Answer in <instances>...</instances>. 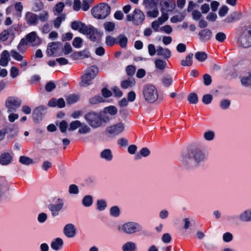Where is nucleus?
<instances>
[{
	"instance_id": "nucleus-1",
	"label": "nucleus",
	"mask_w": 251,
	"mask_h": 251,
	"mask_svg": "<svg viewBox=\"0 0 251 251\" xmlns=\"http://www.w3.org/2000/svg\"><path fill=\"white\" fill-rule=\"evenodd\" d=\"M206 158L205 151L201 149H195L183 154L181 162L183 168L190 169L203 162Z\"/></svg>"
},
{
	"instance_id": "nucleus-2",
	"label": "nucleus",
	"mask_w": 251,
	"mask_h": 251,
	"mask_svg": "<svg viewBox=\"0 0 251 251\" xmlns=\"http://www.w3.org/2000/svg\"><path fill=\"white\" fill-rule=\"evenodd\" d=\"M84 118L90 126L95 128L101 126L102 123H107L109 120L107 116L101 117L100 113L93 111L86 113Z\"/></svg>"
},
{
	"instance_id": "nucleus-3",
	"label": "nucleus",
	"mask_w": 251,
	"mask_h": 251,
	"mask_svg": "<svg viewBox=\"0 0 251 251\" xmlns=\"http://www.w3.org/2000/svg\"><path fill=\"white\" fill-rule=\"evenodd\" d=\"M142 95L145 101L149 103L155 102L158 98L157 89L151 84L144 86L142 90Z\"/></svg>"
},
{
	"instance_id": "nucleus-4",
	"label": "nucleus",
	"mask_w": 251,
	"mask_h": 251,
	"mask_svg": "<svg viewBox=\"0 0 251 251\" xmlns=\"http://www.w3.org/2000/svg\"><path fill=\"white\" fill-rule=\"evenodd\" d=\"M110 6L107 3H101L91 9L93 16L98 19H103L110 13Z\"/></svg>"
},
{
	"instance_id": "nucleus-5",
	"label": "nucleus",
	"mask_w": 251,
	"mask_h": 251,
	"mask_svg": "<svg viewBox=\"0 0 251 251\" xmlns=\"http://www.w3.org/2000/svg\"><path fill=\"white\" fill-rule=\"evenodd\" d=\"M99 73V69L96 66H92L86 69L83 75L81 76V80L80 83L81 86L86 87L91 84V81Z\"/></svg>"
},
{
	"instance_id": "nucleus-6",
	"label": "nucleus",
	"mask_w": 251,
	"mask_h": 251,
	"mask_svg": "<svg viewBox=\"0 0 251 251\" xmlns=\"http://www.w3.org/2000/svg\"><path fill=\"white\" fill-rule=\"evenodd\" d=\"M142 228L141 225L134 222L126 223L118 227L119 231H123L128 234H132L136 232H140L142 230Z\"/></svg>"
},
{
	"instance_id": "nucleus-7",
	"label": "nucleus",
	"mask_w": 251,
	"mask_h": 251,
	"mask_svg": "<svg viewBox=\"0 0 251 251\" xmlns=\"http://www.w3.org/2000/svg\"><path fill=\"white\" fill-rule=\"evenodd\" d=\"M238 42L243 48L251 46V25L245 26L238 39Z\"/></svg>"
},
{
	"instance_id": "nucleus-8",
	"label": "nucleus",
	"mask_w": 251,
	"mask_h": 251,
	"mask_svg": "<svg viewBox=\"0 0 251 251\" xmlns=\"http://www.w3.org/2000/svg\"><path fill=\"white\" fill-rule=\"evenodd\" d=\"M145 15L143 12L139 9H135L132 14L126 15V20L128 22H132L136 25L141 24L145 20Z\"/></svg>"
},
{
	"instance_id": "nucleus-9",
	"label": "nucleus",
	"mask_w": 251,
	"mask_h": 251,
	"mask_svg": "<svg viewBox=\"0 0 251 251\" xmlns=\"http://www.w3.org/2000/svg\"><path fill=\"white\" fill-rule=\"evenodd\" d=\"M22 104L21 99L17 97H9L5 101V106L8 112L15 111Z\"/></svg>"
},
{
	"instance_id": "nucleus-10",
	"label": "nucleus",
	"mask_w": 251,
	"mask_h": 251,
	"mask_svg": "<svg viewBox=\"0 0 251 251\" xmlns=\"http://www.w3.org/2000/svg\"><path fill=\"white\" fill-rule=\"evenodd\" d=\"M124 129V124L122 123H119L117 124L107 127L106 132L110 135H117L122 133Z\"/></svg>"
},
{
	"instance_id": "nucleus-11",
	"label": "nucleus",
	"mask_w": 251,
	"mask_h": 251,
	"mask_svg": "<svg viewBox=\"0 0 251 251\" xmlns=\"http://www.w3.org/2000/svg\"><path fill=\"white\" fill-rule=\"evenodd\" d=\"M47 107L43 105L35 108L33 111V118L34 121L38 122L42 120L46 113Z\"/></svg>"
},
{
	"instance_id": "nucleus-12",
	"label": "nucleus",
	"mask_w": 251,
	"mask_h": 251,
	"mask_svg": "<svg viewBox=\"0 0 251 251\" xmlns=\"http://www.w3.org/2000/svg\"><path fill=\"white\" fill-rule=\"evenodd\" d=\"M61 44L59 42H52L48 45L47 54L48 56H51L56 53L60 50Z\"/></svg>"
},
{
	"instance_id": "nucleus-13",
	"label": "nucleus",
	"mask_w": 251,
	"mask_h": 251,
	"mask_svg": "<svg viewBox=\"0 0 251 251\" xmlns=\"http://www.w3.org/2000/svg\"><path fill=\"white\" fill-rule=\"evenodd\" d=\"M64 205L63 200L60 199H58V203L56 204H50L48 206L49 209L51 212L53 216H56L59 214V211H60Z\"/></svg>"
},
{
	"instance_id": "nucleus-14",
	"label": "nucleus",
	"mask_w": 251,
	"mask_h": 251,
	"mask_svg": "<svg viewBox=\"0 0 251 251\" xmlns=\"http://www.w3.org/2000/svg\"><path fill=\"white\" fill-rule=\"evenodd\" d=\"M28 43L31 44L32 46H36L41 43L40 38L37 36L35 31H32L26 35Z\"/></svg>"
},
{
	"instance_id": "nucleus-15",
	"label": "nucleus",
	"mask_w": 251,
	"mask_h": 251,
	"mask_svg": "<svg viewBox=\"0 0 251 251\" xmlns=\"http://www.w3.org/2000/svg\"><path fill=\"white\" fill-rule=\"evenodd\" d=\"M25 20L28 25H36L38 24L37 15L31 12H27L25 15Z\"/></svg>"
},
{
	"instance_id": "nucleus-16",
	"label": "nucleus",
	"mask_w": 251,
	"mask_h": 251,
	"mask_svg": "<svg viewBox=\"0 0 251 251\" xmlns=\"http://www.w3.org/2000/svg\"><path fill=\"white\" fill-rule=\"evenodd\" d=\"M64 233L68 238L74 237L76 233V229L74 225L68 224L64 228Z\"/></svg>"
},
{
	"instance_id": "nucleus-17",
	"label": "nucleus",
	"mask_w": 251,
	"mask_h": 251,
	"mask_svg": "<svg viewBox=\"0 0 251 251\" xmlns=\"http://www.w3.org/2000/svg\"><path fill=\"white\" fill-rule=\"evenodd\" d=\"M48 105L50 107L57 106L61 108L65 107V102L63 98H60L58 100L52 98L49 101Z\"/></svg>"
},
{
	"instance_id": "nucleus-18",
	"label": "nucleus",
	"mask_w": 251,
	"mask_h": 251,
	"mask_svg": "<svg viewBox=\"0 0 251 251\" xmlns=\"http://www.w3.org/2000/svg\"><path fill=\"white\" fill-rule=\"evenodd\" d=\"M12 156L9 152H2L0 154V164L2 165H7L11 163Z\"/></svg>"
},
{
	"instance_id": "nucleus-19",
	"label": "nucleus",
	"mask_w": 251,
	"mask_h": 251,
	"mask_svg": "<svg viewBox=\"0 0 251 251\" xmlns=\"http://www.w3.org/2000/svg\"><path fill=\"white\" fill-rule=\"evenodd\" d=\"M199 36L201 41L207 42L211 39L212 32L208 29H205L199 33Z\"/></svg>"
},
{
	"instance_id": "nucleus-20",
	"label": "nucleus",
	"mask_w": 251,
	"mask_h": 251,
	"mask_svg": "<svg viewBox=\"0 0 251 251\" xmlns=\"http://www.w3.org/2000/svg\"><path fill=\"white\" fill-rule=\"evenodd\" d=\"M100 158L106 161H111L113 158L112 151L109 149H105L102 150L100 154Z\"/></svg>"
},
{
	"instance_id": "nucleus-21",
	"label": "nucleus",
	"mask_w": 251,
	"mask_h": 251,
	"mask_svg": "<svg viewBox=\"0 0 251 251\" xmlns=\"http://www.w3.org/2000/svg\"><path fill=\"white\" fill-rule=\"evenodd\" d=\"M156 51L158 55H161L166 59L170 58L171 55V52L169 49H164L161 46L157 47Z\"/></svg>"
},
{
	"instance_id": "nucleus-22",
	"label": "nucleus",
	"mask_w": 251,
	"mask_h": 251,
	"mask_svg": "<svg viewBox=\"0 0 251 251\" xmlns=\"http://www.w3.org/2000/svg\"><path fill=\"white\" fill-rule=\"evenodd\" d=\"M9 60V52L6 50H4L1 54L0 58V65H1L2 66H7L8 64Z\"/></svg>"
},
{
	"instance_id": "nucleus-23",
	"label": "nucleus",
	"mask_w": 251,
	"mask_h": 251,
	"mask_svg": "<svg viewBox=\"0 0 251 251\" xmlns=\"http://www.w3.org/2000/svg\"><path fill=\"white\" fill-rule=\"evenodd\" d=\"M63 241L60 238H57L52 241L50 244L51 248L55 251H58L63 246Z\"/></svg>"
},
{
	"instance_id": "nucleus-24",
	"label": "nucleus",
	"mask_w": 251,
	"mask_h": 251,
	"mask_svg": "<svg viewBox=\"0 0 251 251\" xmlns=\"http://www.w3.org/2000/svg\"><path fill=\"white\" fill-rule=\"evenodd\" d=\"M239 219L243 222L251 221V208L248 209L240 214Z\"/></svg>"
},
{
	"instance_id": "nucleus-25",
	"label": "nucleus",
	"mask_w": 251,
	"mask_h": 251,
	"mask_svg": "<svg viewBox=\"0 0 251 251\" xmlns=\"http://www.w3.org/2000/svg\"><path fill=\"white\" fill-rule=\"evenodd\" d=\"M66 17V16L65 13H62L59 16L57 17L53 21L54 27L56 28H59L62 22L65 20Z\"/></svg>"
},
{
	"instance_id": "nucleus-26",
	"label": "nucleus",
	"mask_w": 251,
	"mask_h": 251,
	"mask_svg": "<svg viewBox=\"0 0 251 251\" xmlns=\"http://www.w3.org/2000/svg\"><path fill=\"white\" fill-rule=\"evenodd\" d=\"M65 4L63 2H59L56 3L52 9V12L54 15L56 16L60 14L63 10Z\"/></svg>"
},
{
	"instance_id": "nucleus-27",
	"label": "nucleus",
	"mask_w": 251,
	"mask_h": 251,
	"mask_svg": "<svg viewBox=\"0 0 251 251\" xmlns=\"http://www.w3.org/2000/svg\"><path fill=\"white\" fill-rule=\"evenodd\" d=\"M242 84L245 87H249L251 85V72L247 73L242 77L241 79Z\"/></svg>"
},
{
	"instance_id": "nucleus-28",
	"label": "nucleus",
	"mask_w": 251,
	"mask_h": 251,
	"mask_svg": "<svg viewBox=\"0 0 251 251\" xmlns=\"http://www.w3.org/2000/svg\"><path fill=\"white\" fill-rule=\"evenodd\" d=\"M159 0H144L143 5L145 8L151 9L157 6Z\"/></svg>"
},
{
	"instance_id": "nucleus-29",
	"label": "nucleus",
	"mask_w": 251,
	"mask_h": 251,
	"mask_svg": "<svg viewBox=\"0 0 251 251\" xmlns=\"http://www.w3.org/2000/svg\"><path fill=\"white\" fill-rule=\"evenodd\" d=\"M49 19V13L46 10H44L37 15L38 21L39 20L42 23L48 22Z\"/></svg>"
},
{
	"instance_id": "nucleus-30",
	"label": "nucleus",
	"mask_w": 251,
	"mask_h": 251,
	"mask_svg": "<svg viewBox=\"0 0 251 251\" xmlns=\"http://www.w3.org/2000/svg\"><path fill=\"white\" fill-rule=\"evenodd\" d=\"M163 5L167 11H172L176 7L175 0H163Z\"/></svg>"
},
{
	"instance_id": "nucleus-31",
	"label": "nucleus",
	"mask_w": 251,
	"mask_h": 251,
	"mask_svg": "<svg viewBox=\"0 0 251 251\" xmlns=\"http://www.w3.org/2000/svg\"><path fill=\"white\" fill-rule=\"evenodd\" d=\"M135 84L134 79L128 78L123 80L121 84V86L123 89H127L128 87H133Z\"/></svg>"
},
{
	"instance_id": "nucleus-32",
	"label": "nucleus",
	"mask_w": 251,
	"mask_h": 251,
	"mask_svg": "<svg viewBox=\"0 0 251 251\" xmlns=\"http://www.w3.org/2000/svg\"><path fill=\"white\" fill-rule=\"evenodd\" d=\"M98 33L97 30L92 25L89 26V29L87 33L89 36V39L93 41L96 40V35Z\"/></svg>"
},
{
	"instance_id": "nucleus-33",
	"label": "nucleus",
	"mask_w": 251,
	"mask_h": 251,
	"mask_svg": "<svg viewBox=\"0 0 251 251\" xmlns=\"http://www.w3.org/2000/svg\"><path fill=\"white\" fill-rule=\"evenodd\" d=\"M193 54L189 53L186 57L185 59L182 60L181 65L183 66H190L193 63L192 58Z\"/></svg>"
},
{
	"instance_id": "nucleus-34",
	"label": "nucleus",
	"mask_w": 251,
	"mask_h": 251,
	"mask_svg": "<svg viewBox=\"0 0 251 251\" xmlns=\"http://www.w3.org/2000/svg\"><path fill=\"white\" fill-rule=\"evenodd\" d=\"M44 8L43 2L40 0H35L32 6V10L34 12H39Z\"/></svg>"
},
{
	"instance_id": "nucleus-35",
	"label": "nucleus",
	"mask_w": 251,
	"mask_h": 251,
	"mask_svg": "<svg viewBox=\"0 0 251 251\" xmlns=\"http://www.w3.org/2000/svg\"><path fill=\"white\" fill-rule=\"evenodd\" d=\"M136 244L131 242H128L125 243L122 247L123 251H134L136 250Z\"/></svg>"
},
{
	"instance_id": "nucleus-36",
	"label": "nucleus",
	"mask_w": 251,
	"mask_h": 251,
	"mask_svg": "<svg viewBox=\"0 0 251 251\" xmlns=\"http://www.w3.org/2000/svg\"><path fill=\"white\" fill-rule=\"evenodd\" d=\"M91 129L89 126L85 123L81 122V126L78 129V133L81 134H85L90 132Z\"/></svg>"
},
{
	"instance_id": "nucleus-37",
	"label": "nucleus",
	"mask_w": 251,
	"mask_h": 251,
	"mask_svg": "<svg viewBox=\"0 0 251 251\" xmlns=\"http://www.w3.org/2000/svg\"><path fill=\"white\" fill-rule=\"evenodd\" d=\"M82 204L85 207L90 206L93 203V197L91 195H86L84 197L82 201Z\"/></svg>"
},
{
	"instance_id": "nucleus-38",
	"label": "nucleus",
	"mask_w": 251,
	"mask_h": 251,
	"mask_svg": "<svg viewBox=\"0 0 251 251\" xmlns=\"http://www.w3.org/2000/svg\"><path fill=\"white\" fill-rule=\"evenodd\" d=\"M154 63L156 68L162 71H163L167 66L166 62L161 59H156Z\"/></svg>"
},
{
	"instance_id": "nucleus-39",
	"label": "nucleus",
	"mask_w": 251,
	"mask_h": 251,
	"mask_svg": "<svg viewBox=\"0 0 251 251\" xmlns=\"http://www.w3.org/2000/svg\"><path fill=\"white\" fill-rule=\"evenodd\" d=\"M19 162L25 165H28L33 163L32 159L24 155L20 157Z\"/></svg>"
},
{
	"instance_id": "nucleus-40",
	"label": "nucleus",
	"mask_w": 251,
	"mask_h": 251,
	"mask_svg": "<svg viewBox=\"0 0 251 251\" xmlns=\"http://www.w3.org/2000/svg\"><path fill=\"white\" fill-rule=\"evenodd\" d=\"M81 126V122L78 120L72 121L69 125L68 130L69 131H74L79 128Z\"/></svg>"
},
{
	"instance_id": "nucleus-41",
	"label": "nucleus",
	"mask_w": 251,
	"mask_h": 251,
	"mask_svg": "<svg viewBox=\"0 0 251 251\" xmlns=\"http://www.w3.org/2000/svg\"><path fill=\"white\" fill-rule=\"evenodd\" d=\"M195 57L198 61L202 62L206 59L207 55L205 52L199 51L195 53Z\"/></svg>"
},
{
	"instance_id": "nucleus-42",
	"label": "nucleus",
	"mask_w": 251,
	"mask_h": 251,
	"mask_svg": "<svg viewBox=\"0 0 251 251\" xmlns=\"http://www.w3.org/2000/svg\"><path fill=\"white\" fill-rule=\"evenodd\" d=\"M118 39L119 40V44L120 46L124 48L126 46L127 43V38L123 34H120L118 37Z\"/></svg>"
},
{
	"instance_id": "nucleus-43",
	"label": "nucleus",
	"mask_w": 251,
	"mask_h": 251,
	"mask_svg": "<svg viewBox=\"0 0 251 251\" xmlns=\"http://www.w3.org/2000/svg\"><path fill=\"white\" fill-rule=\"evenodd\" d=\"M140 155L137 154L135 156L136 159H139L141 158V156L144 157H147L150 154V151L147 148H143L140 151Z\"/></svg>"
},
{
	"instance_id": "nucleus-44",
	"label": "nucleus",
	"mask_w": 251,
	"mask_h": 251,
	"mask_svg": "<svg viewBox=\"0 0 251 251\" xmlns=\"http://www.w3.org/2000/svg\"><path fill=\"white\" fill-rule=\"evenodd\" d=\"M187 100L190 103L196 104L198 101V97L197 94L192 93L188 95Z\"/></svg>"
},
{
	"instance_id": "nucleus-45",
	"label": "nucleus",
	"mask_w": 251,
	"mask_h": 251,
	"mask_svg": "<svg viewBox=\"0 0 251 251\" xmlns=\"http://www.w3.org/2000/svg\"><path fill=\"white\" fill-rule=\"evenodd\" d=\"M162 81L164 86L169 87L172 84V78L170 75H165L163 77Z\"/></svg>"
},
{
	"instance_id": "nucleus-46",
	"label": "nucleus",
	"mask_w": 251,
	"mask_h": 251,
	"mask_svg": "<svg viewBox=\"0 0 251 251\" xmlns=\"http://www.w3.org/2000/svg\"><path fill=\"white\" fill-rule=\"evenodd\" d=\"M97 209L100 211L104 210L107 206V204L105 200H99L97 201Z\"/></svg>"
},
{
	"instance_id": "nucleus-47",
	"label": "nucleus",
	"mask_w": 251,
	"mask_h": 251,
	"mask_svg": "<svg viewBox=\"0 0 251 251\" xmlns=\"http://www.w3.org/2000/svg\"><path fill=\"white\" fill-rule=\"evenodd\" d=\"M110 215L114 217H118L120 214V210L119 208L117 206H114L110 209Z\"/></svg>"
},
{
	"instance_id": "nucleus-48",
	"label": "nucleus",
	"mask_w": 251,
	"mask_h": 251,
	"mask_svg": "<svg viewBox=\"0 0 251 251\" xmlns=\"http://www.w3.org/2000/svg\"><path fill=\"white\" fill-rule=\"evenodd\" d=\"M68 127H69L68 123L65 120L62 121L59 124V129L63 133H67V129Z\"/></svg>"
},
{
	"instance_id": "nucleus-49",
	"label": "nucleus",
	"mask_w": 251,
	"mask_h": 251,
	"mask_svg": "<svg viewBox=\"0 0 251 251\" xmlns=\"http://www.w3.org/2000/svg\"><path fill=\"white\" fill-rule=\"evenodd\" d=\"M79 100V97L75 95H71L66 98L67 102L69 104H73L77 102Z\"/></svg>"
},
{
	"instance_id": "nucleus-50",
	"label": "nucleus",
	"mask_w": 251,
	"mask_h": 251,
	"mask_svg": "<svg viewBox=\"0 0 251 251\" xmlns=\"http://www.w3.org/2000/svg\"><path fill=\"white\" fill-rule=\"evenodd\" d=\"M10 53L12 57L15 60L20 61H22L23 59V56L17 51L15 50H11Z\"/></svg>"
},
{
	"instance_id": "nucleus-51",
	"label": "nucleus",
	"mask_w": 251,
	"mask_h": 251,
	"mask_svg": "<svg viewBox=\"0 0 251 251\" xmlns=\"http://www.w3.org/2000/svg\"><path fill=\"white\" fill-rule=\"evenodd\" d=\"M152 8L153 9V10L148 11L147 13V15L149 17L156 18L159 15V11L158 10V8L157 7V6L154 7Z\"/></svg>"
},
{
	"instance_id": "nucleus-52",
	"label": "nucleus",
	"mask_w": 251,
	"mask_h": 251,
	"mask_svg": "<svg viewBox=\"0 0 251 251\" xmlns=\"http://www.w3.org/2000/svg\"><path fill=\"white\" fill-rule=\"evenodd\" d=\"M230 100L227 99H224L221 100L220 106L223 109H227L230 105Z\"/></svg>"
},
{
	"instance_id": "nucleus-53",
	"label": "nucleus",
	"mask_w": 251,
	"mask_h": 251,
	"mask_svg": "<svg viewBox=\"0 0 251 251\" xmlns=\"http://www.w3.org/2000/svg\"><path fill=\"white\" fill-rule=\"evenodd\" d=\"M93 1V0H83L81 7L82 9L84 11H87Z\"/></svg>"
},
{
	"instance_id": "nucleus-54",
	"label": "nucleus",
	"mask_w": 251,
	"mask_h": 251,
	"mask_svg": "<svg viewBox=\"0 0 251 251\" xmlns=\"http://www.w3.org/2000/svg\"><path fill=\"white\" fill-rule=\"evenodd\" d=\"M103 26L105 30L107 31H112L115 28V25L113 22H107L104 24Z\"/></svg>"
},
{
	"instance_id": "nucleus-55",
	"label": "nucleus",
	"mask_w": 251,
	"mask_h": 251,
	"mask_svg": "<svg viewBox=\"0 0 251 251\" xmlns=\"http://www.w3.org/2000/svg\"><path fill=\"white\" fill-rule=\"evenodd\" d=\"M102 101H103V99L100 96H96L95 97L91 98L89 100L90 103L93 105L97 104Z\"/></svg>"
},
{
	"instance_id": "nucleus-56",
	"label": "nucleus",
	"mask_w": 251,
	"mask_h": 251,
	"mask_svg": "<svg viewBox=\"0 0 251 251\" xmlns=\"http://www.w3.org/2000/svg\"><path fill=\"white\" fill-rule=\"evenodd\" d=\"M104 111L112 116L116 115L117 113V109L114 106H110L106 107L104 109Z\"/></svg>"
},
{
	"instance_id": "nucleus-57",
	"label": "nucleus",
	"mask_w": 251,
	"mask_h": 251,
	"mask_svg": "<svg viewBox=\"0 0 251 251\" xmlns=\"http://www.w3.org/2000/svg\"><path fill=\"white\" fill-rule=\"evenodd\" d=\"M51 29V25L48 23L46 22L41 27V30L43 33H48Z\"/></svg>"
},
{
	"instance_id": "nucleus-58",
	"label": "nucleus",
	"mask_w": 251,
	"mask_h": 251,
	"mask_svg": "<svg viewBox=\"0 0 251 251\" xmlns=\"http://www.w3.org/2000/svg\"><path fill=\"white\" fill-rule=\"evenodd\" d=\"M69 192L70 194H77L79 192L78 187L75 184H71L69 187Z\"/></svg>"
},
{
	"instance_id": "nucleus-59",
	"label": "nucleus",
	"mask_w": 251,
	"mask_h": 251,
	"mask_svg": "<svg viewBox=\"0 0 251 251\" xmlns=\"http://www.w3.org/2000/svg\"><path fill=\"white\" fill-rule=\"evenodd\" d=\"M215 38L220 42H223L226 39V35L222 32H219L216 34Z\"/></svg>"
},
{
	"instance_id": "nucleus-60",
	"label": "nucleus",
	"mask_w": 251,
	"mask_h": 251,
	"mask_svg": "<svg viewBox=\"0 0 251 251\" xmlns=\"http://www.w3.org/2000/svg\"><path fill=\"white\" fill-rule=\"evenodd\" d=\"M82 43V40L80 37H75L74 38L73 42V45L75 48H80Z\"/></svg>"
},
{
	"instance_id": "nucleus-61",
	"label": "nucleus",
	"mask_w": 251,
	"mask_h": 251,
	"mask_svg": "<svg viewBox=\"0 0 251 251\" xmlns=\"http://www.w3.org/2000/svg\"><path fill=\"white\" fill-rule=\"evenodd\" d=\"M212 99L213 97L211 95L206 94L203 96L202 101L204 104H208L211 102Z\"/></svg>"
},
{
	"instance_id": "nucleus-62",
	"label": "nucleus",
	"mask_w": 251,
	"mask_h": 251,
	"mask_svg": "<svg viewBox=\"0 0 251 251\" xmlns=\"http://www.w3.org/2000/svg\"><path fill=\"white\" fill-rule=\"evenodd\" d=\"M135 70V67L132 65H129L126 68V72L129 76H132L134 74Z\"/></svg>"
},
{
	"instance_id": "nucleus-63",
	"label": "nucleus",
	"mask_w": 251,
	"mask_h": 251,
	"mask_svg": "<svg viewBox=\"0 0 251 251\" xmlns=\"http://www.w3.org/2000/svg\"><path fill=\"white\" fill-rule=\"evenodd\" d=\"M105 42L107 46H112L116 43V39L111 36H107Z\"/></svg>"
},
{
	"instance_id": "nucleus-64",
	"label": "nucleus",
	"mask_w": 251,
	"mask_h": 251,
	"mask_svg": "<svg viewBox=\"0 0 251 251\" xmlns=\"http://www.w3.org/2000/svg\"><path fill=\"white\" fill-rule=\"evenodd\" d=\"M214 132L212 131H208L204 133V138L208 141L212 140L214 137Z\"/></svg>"
}]
</instances>
